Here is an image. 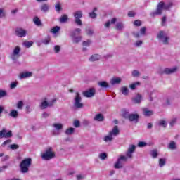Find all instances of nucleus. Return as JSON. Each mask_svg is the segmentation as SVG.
Masks as SVG:
<instances>
[{
    "label": "nucleus",
    "instance_id": "f257e3e1",
    "mask_svg": "<svg viewBox=\"0 0 180 180\" xmlns=\"http://www.w3.org/2000/svg\"><path fill=\"white\" fill-rule=\"evenodd\" d=\"M136 151V145L130 144L125 153V155H121L118 156L117 161L114 163V168L115 169H120L123 168L124 162H127L128 160L133 158V154Z\"/></svg>",
    "mask_w": 180,
    "mask_h": 180
},
{
    "label": "nucleus",
    "instance_id": "f03ea898",
    "mask_svg": "<svg viewBox=\"0 0 180 180\" xmlns=\"http://www.w3.org/2000/svg\"><path fill=\"white\" fill-rule=\"evenodd\" d=\"M41 157L44 161H49V160H53V158H56V152H54L53 148L49 147L41 154Z\"/></svg>",
    "mask_w": 180,
    "mask_h": 180
},
{
    "label": "nucleus",
    "instance_id": "7ed1b4c3",
    "mask_svg": "<svg viewBox=\"0 0 180 180\" xmlns=\"http://www.w3.org/2000/svg\"><path fill=\"white\" fill-rule=\"evenodd\" d=\"M32 165V159L27 158L23 160L21 163L20 164V171L22 174H26L29 172V168Z\"/></svg>",
    "mask_w": 180,
    "mask_h": 180
},
{
    "label": "nucleus",
    "instance_id": "20e7f679",
    "mask_svg": "<svg viewBox=\"0 0 180 180\" xmlns=\"http://www.w3.org/2000/svg\"><path fill=\"white\" fill-rule=\"evenodd\" d=\"M122 116L125 117V119H129L130 122H139V114H129V111L127 110H122Z\"/></svg>",
    "mask_w": 180,
    "mask_h": 180
},
{
    "label": "nucleus",
    "instance_id": "39448f33",
    "mask_svg": "<svg viewBox=\"0 0 180 180\" xmlns=\"http://www.w3.org/2000/svg\"><path fill=\"white\" fill-rule=\"evenodd\" d=\"M52 128L53 129V136H58L60 133H61L63 129H64V124L61 122H54L52 124Z\"/></svg>",
    "mask_w": 180,
    "mask_h": 180
},
{
    "label": "nucleus",
    "instance_id": "423d86ee",
    "mask_svg": "<svg viewBox=\"0 0 180 180\" xmlns=\"http://www.w3.org/2000/svg\"><path fill=\"white\" fill-rule=\"evenodd\" d=\"M167 9H169V4H167L162 1H160L158 4V7L156 11L155 12V15H161V13H162V11H165Z\"/></svg>",
    "mask_w": 180,
    "mask_h": 180
},
{
    "label": "nucleus",
    "instance_id": "0eeeda50",
    "mask_svg": "<svg viewBox=\"0 0 180 180\" xmlns=\"http://www.w3.org/2000/svg\"><path fill=\"white\" fill-rule=\"evenodd\" d=\"M158 39L160 40V41L163 42V44H167L168 43V40L169 38L168 37V35H167V33L164 31H160L158 34Z\"/></svg>",
    "mask_w": 180,
    "mask_h": 180
},
{
    "label": "nucleus",
    "instance_id": "6e6552de",
    "mask_svg": "<svg viewBox=\"0 0 180 180\" xmlns=\"http://www.w3.org/2000/svg\"><path fill=\"white\" fill-rule=\"evenodd\" d=\"M20 57V47L15 46L10 56V58L11 60H18V58Z\"/></svg>",
    "mask_w": 180,
    "mask_h": 180
},
{
    "label": "nucleus",
    "instance_id": "1a4fd4ad",
    "mask_svg": "<svg viewBox=\"0 0 180 180\" xmlns=\"http://www.w3.org/2000/svg\"><path fill=\"white\" fill-rule=\"evenodd\" d=\"M82 98L81 96L79 95V93H76V96L75 97V107H76L77 109H79L84 106L82 103H81Z\"/></svg>",
    "mask_w": 180,
    "mask_h": 180
},
{
    "label": "nucleus",
    "instance_id": "9d476101",
    "mask_svg": "<svg viewBox=\"0 0 180 180\" xmlns=\"http://www.w3.org/2000/svg\"><path fill=\"white\" fill-rule=\"evenodd\" d=\"M56 102H57V100L56 98H53L49 102H47L46 100H44L41 103L40 108L41 109H46V108H49V106H53V104L55 103Z\"/></svg>",
    "mask_w": 180,
    "mask_h": 180
},
{
    "label": "nucleus",
    "instance_id": "9b49d317",
    "mask_svg": "<svg viewBox=\"0 0 180 180\" xmlns=\"http://www.w3.org/2000/svg\"><path fill=\"white\" fill-rule=\"evenodd\" d=\"M75 16V22L79 26H82V21L81 20V18H82V11H76L74 13Z\"/></svg>",
    "mask_w": 180,
    "mask_h": 180
},
{
    "label": "nucleus",
    "instance_id": "f8f14e48",
    "mask_svg": "<svg viewBox=\"0 0 180 180\" xmlns=\"http://www.w3.org/2000/svg\"><path fill=\"white\" fill-rule=\"evenodd\" d=\"M33 75V72L29 71H24L18 75L19 79H25L26 78H30Z\"/></svg>",
    "mask_w": 180,
    "mask_h": 180
},
{
    "label": "nucleus",
    "instance_id": "ddd939ff",
    "mask_svg": "<svg viewBox=\"0 0 180 180\" xmlns=\"http://www.w3.org/2000/svg\"><path fill=\"white\" fill-rule=\"evenodd\" d=\"M12 136V131H6V129H3L0 131V139H9Z\"/></svg>",
    "mask_w": 180,
    "mask_h": 180
},
{
    "label": "nucleus",
    "instance_id": "4468645a",
    "mask_svg": "<svg viewBox=\"0 0 180 180\" xmlns=\"http://www.w3.org/2000/svg\"><path fill=\"white\" fill-rule=\"evenodd\" d=\"M15 34L18 37H26V36L27 34V31H26V30L22 29V28H17L15 30Z\"/></svg>",
    "mask_w": 180,
    "mask_h": 180
},
{
    "label": "nucleus",
    "instance_id": "2eb2a0df",
    "mask_svg": "<svg viewBox=\"0 0 180 180\" xmlns=\"http://www.w3.org/2000/svg\"><path fill=\"white\" fill-rule=\"evenodd\" d=\"M176 71H178V67L174 66L173 68L164 69L162 73L163 74H167V75L174 74V72H176Z\"/></svg>",
    "mask_w": 180,
    "mask_h": 180
},
{
    "label": "nucleus",
    "instance_id": "dca6fc26",
    "mask_svg": "<svg viewBox=\"0 0 180 180\" xmlns=\"http://www.w3.org/2000/svg\"><path fill=\"white\" fill-rule=\"evenodd\" d=\"M84 96L86 98H92L95 95V89H90L86 91L83 92Z\"/></svg>",
    "mask_w": 180,
    "mask_h": 180
},
{
    "label": "nucleus",
    "instance_id": "f3484780",
    "mask_svg": "<svg viewBox=\"0 0 180 180\" xmlns=\"http://www.w3.org/2000/svg\"><path fill=\"white\" fill-rule=\"evenodd\" d=\"M70 36L72 39L73 43L77 44V43H79V41H81V40H82V37L75 35V32H72L70 34Z\"/></svg>",
    "mask_w": 180,
    "mask_h": 180
},
{
    "label": "nucleus",
    "instance_id": "a211bd4d",
    "mask_svg": "<svg viewBox=\"0 0 180 180\" xmlns=\"http://www.w3.org/2000/svg\"><path fill=\"white\" fill-rule=\"evenodd\" d=\"M147 29L146 27H143L141 28L139 33V32H134V37L139 38L141 37V36H144L146 34Z\"/></svg>",
    "mask_w": 180,
    "mask_h": 180
},
{
    "label": "nucleus",
    "instance_id": "6ab92c4d",
    "mask_svg": "<svg viewBox=\"0 0 180 180\" xmlns=\"http://www.w3.org/2000/svg\"><path fill=\"white\" fill-rule=\"evenodd\" d=\"M111 85H117L122 82V78L120 77H112L110 81Z\"/></svg>",
    "mask_w": 180,
    "mask_h": 180
},
{
    "label": "nucleus",
    "instance_id": "aec40b11",
    "mask_svg": "<svg viewBox=\"0 0 180 180\" xmlns=\"http://www.w3.org/2000/svg\"><path fill=\"white\" fill-rule=\"evenodd\" d=\"M167 148L169 150H171L172 151H174V150H176V148H178L177 146H176V142L174 141H171L168 146Z\"/></svg>",
    "mask_w": 180,
    "mask_h": 180
},
{
    "label": "nucleus",
    "instance_id": "412c9836",
    "mask_svg": "<svg viewBox=\"0 0 180 180\" xmlns=\"http://www.w3.org/2000/svg\"><path fill=\"white\" fill-rule=\"evenodd\" d=\"M117 21V19L116 18H112L111 20H109L108 21H107L104 26L105 27H106L107 29H109L110 27V25H115V23H116V22Z\"/></svg>",
    "mask_w": 180,
    "mask_h": 180
},
{
    "label": "nucleus",
    "instance_id": "4be33fe9",
    "mask_svg": "<svg viewBox=\"0 0 180 180\" xmlns=\"http://www.w3.org/2000/svg\"><path fill=\"white\" fill-rule=\"evenodd\" d=\"M112 137H116L117 134H119V129L117 128V126L114 127L112 130L110 131L109 133Z\"/></svg>",
    "mask_w": 180,
    "mask_h": 180
},
{
    "label": "nucleus",
    "instance_id": "5701e85b",
    "mask_svg": "<svg viewBox=\"0 0 180 180\" xmlns=\"http://www.w3.org/2000/svg\"><path fill=\"white\" fill-rule=\"evenodd\" d=\"M141 101H143V96L140 94H137L134 98L133 101L134 103H141Z\"/></svg>",
    "mask_w": 180,
    "mask_h": 180
},
{
    "label": "nucleus",
    "instance_id": "b1692460",
    "mask_svg": "<svg viewBox=\"0 0 180 180\" xmlns=\"http://www.w3.org/2000/svg\"><path fill=\"white\" fill-rule=\"evenodd\" d=\"M98 85L101 88H109V83H108L106 81H100L98 82Z\"/></svg>",
    "mask_w": 180,
    "mask_h": 180
},
{
    "label": "nucleus",
    "instance_id": "393cba45",
    "mask_svg": "<svg viewBox=\"0 0 180 180\" xmlns=\"http://www.w3.org/2000/svg\"><path fill=\"white\" fill-rule=\"evenodd\" d=\"M101 58H102L101 55L94 54L90 57L89 61H98V60H101Z\"/></svg>",
    "mask_w": 180,
    "mask_h": 180
},
{
    "label": "nucleus",
    "instance_id": "a878e982",
    "mask_svg": "<svg viewBox=\"0 0 180 180\" xmlns=\"http://www.w3.org/2000/svg\"><path fill=\"white\" fill-rule=\"evenodd\" d=\"M9 116H11V117H13V119H16V117L19 116V112H18V110H12L9 112Z\"/></svg>",
    "mask_w": 180,
    "mask_h": 180
},
{
    "label": "nucleus",
    "instance_id": "bb28decb",
    "mask_svg": "<svg viewBox=\"0 0 180 180\" xmlns=\"http://www.w3.org/2000/svg\"><path fill=\"white\" fill-rule=\"evenodd\" d=\"M143 110L144 116H152V115H154V112H153V110H148V108H143Z\"/></svg>",
    "mask_w": 180,
    "mask_h": 180
},
{
    "label": "nucleus",
    "instance_id": "cd10ccee",
    "mask_svg": "<svg viewBox=\"0 0 180 180\" xmlns=\"http://www.w3.org/2000/svg\"><path fill=\"white\" fill-rule=\"evenodd\" d=\"M103 115L102 114H97L94 117V120H96V122H103Z\"/></svg>",
    "mask_w": 180,
    "mask_h": 180
},
{
    "label": "nucleus",
    "instance_id": "c85d7f7f",
    "mask_svg": "<svg viewBox=\"0 0 180 180\" xmlns=\"http://www.w3.org/2000/svg\"><path fill=\"white\" fill-rule=\"evenodd\" d=\"M115 29L117 30H123L124 29V24L122 22H117Z\"/></svg>",
    "mask_w": 180,
    "mask_h": 180
},
{
    "label": "nucleus",
    "instance_id": "c756f323",
    "mask_svg": "<svg viewBox=\"0 0 180 180\" xmlns=\"http://www.w3.org/2000/svg\"><path fill=\"white\" fill-rule=\"evenodd\" d=\"M74 131H75V129L70 127V128H68L65 133V134H67V136H71V134H74Z\"/></svg>",
    "mask_w": 180,
    "mask_h": 180
},
{
    "label": "nucleus",
    "instance_id": "7c9ffc66",
    "mask_svg": "<svg viewBox=\"0 0 180 180\" xmlns=\"http://www.w3.org/2000/svg\"><path fill=\"white\" fill-rule=\"evenodd\" d=\"M22 46L24 47H26L27 49H29L33 46V41H25L22 43Z\"/></svg>",
    "mask_w": 180,
    "mask_h": 180
},
{
    "label": "nucleus",
    "instance_id": "2f4dec72",
    "mask_svg": "<svg viewBox=\"0 0 180 180\" xmlns=\"http://www.w3.org/2000/svg\"><path fill=\"white\" fill-rule=\"evenodd\" d=\"M165 164H167V159L165 158L159 159V167H160V168H162V167H164Z\"/></svg>",
    "mask_w": 180,
    "mask_h": 180
},
{
    "label": "nucleus",
    "instance_id": "473e14b6",
    "mask_svg": "<svg viewBox=\"0 0 180 180\" xmlns=\"http://www.w3.org/2000/svg\"><path fill=\"white\" fill-rule=\"evenodd\" d=\"M122 95H129V89L127 86H122L120 89Z\"/></svg>",
    "mask_w": 180,
    "mask_h": 180
},
{
    "label": "nucleus",
    "instance_id": "72a5a7b5",
    "mask_svg": "<svg viewBox=\"0 0 180 180\" xmlns=\"http://www.w3.org/2000/svg\"><path fill=\"white\" fill-rule=\"evenodd\" d=\"M63 8L61 7V3L60 2H57L55 4V11H56V12H61Z\"/></svg>",
    "mask_w": 180,
    "mask_h": 180
},
{
    "label": "nucleus",
    "instance_id": "f704fd0d",
    "mask_svg": "<svg viewBox=\"0 0 180 180\" xmlns=\"http://www.w3.org/2000/svg\"><path fill=\"white\" fill-rule=\"evenodd\" d=\"M33 22L34 25H36L37 26H41V21L40 20L39 18L38 17L34 18Z\"/></svg>",
    "mask_w": 180,
    "mask_h": 180
},
{
    "label": "nucleus",
    "instance_id": "c9c22d12",
    "mask_svg": "<svg viewBox=\"0 0 180 180\" xmlns=\"http://www.w3.org/2000/svg\"><path fill=\"white\" fill-rule=\"evenodd\" d=\"M112 140H113V137L110 134L103 138V141H105V143H109V141H112Z\"/></svg>",
    "mask_w": 180,
    "mask_h": 180
},
{
    "label": "nucleus",
    "instance_id": "e433bc0d",
    "mask_svg": "<svg viewBox=\"0 0 180 180\" xmlns=\"http://www.w3.org/2000/svg\"><path fill=\"white\" fill-rule=\"evenodd\" d=\"M49 9H50V6H49V4H44L41 6L42 12H47Z\"/></svg>",
    "mask_w": 180,
    "mask_h": 180
},
{
    "label": "nucleus",
    "instance_id": "4c0bfd02",
    "mask_svg": "<svg viewBox=\"0 0 180 180\" xmlns=\"http://www.w3.org/2000/svg\"><path fill=\"white\" fill-rule=\"evenodd\" d=\"M60 27L56 26L51 29V33H53V34H56L58 32H60Z\"/></svg>",
    "mask_w": 180,
    "mask_h": 180
},
{
    "label": "nucleus",
    "instance_id": "58836bf2",
    "mask_svg": "<svg viewBox=\"0 0 180 180\" xmlns=\"http://www.w3.org/2000/svg\"><path fill=\"white\" fill-rule=\"evenodd\" d=\"M11 143H12V140H11V139H7L6 141H5L1 144V146H2V147H6V146H8V147H9V146H11Z\"/></svg>",
    "mask_w": 180,
    "mask_h": 180
},
{
    "label": "nucleus",
    "instance_id": "ea45409f",
    "mask_svg": "<svg viewBox=\"0 0 180 180\" xmlns=\"http://www.w3.org/2000/svg\"><path fill=\"white\" fill-rule=\"evenodd\" d=\"M66 20H68V16L67 15H63L60 18V23H65Z\"/></svg>",
    "mask_w": 180,
    "mask_h": 180
},
{
    "label": "nucleus",
    "instance_id": "a19ab883",
    "mask_svg": "<svg viewBox=\"0 0 180 180\" xmlns=\"http://www.w3.org/2000/svg\"><path fill=\"white\" fill-rule=\"evenodd\" d=\"M158 125L161 126L162 127H167V121H165L164 120H160L158 122Z\"/></svg>",
    "mask_w": 180,
    "mask_h": 180
},
{
    "label": "nucleus",
    "instance_id": "79ce46f5",
    "mask_svg": "<svg viewBox=\"0 0 180 180\" xmlns=\"http://www.w3.org/2000/svg\"><path fill=\"white\" fill-rule=\"evenodd\" d=\"M98 157L100 160H106L108 158V154L106 153H102L99 154Z\"/></svg>",
    "mask_w": 180,
    "mask_h": 180
},
{
    "label": "nucleus",
    "instance_id": "37998d69",
    "mask_svg": "<svg viewBox=\"0 0 180 180\" xmlns=\"http://www.w3.org/2000/svg\"><path fill=\"white\" fill-rule=\"evenodd\" d=\"M24 103L22 101H20L17 103V109L22 110L23 109Z\"/></svg>",
    "mask_w": 180,
    "mask_h": 180
},
{
    "label": "nucleus",
    "instance_id": "c03bdc74",
    "mask_svg": "<svg viewBox=\"0 0 180 180\" xmlns=\"http://www.w3.org/2000/svg\"><path fill=\"white\" fill-rule=\"evenodd\" d=\"M150 155L153 157V158H157V157H158V153L157 152V150L150 151Z\"/></svg>",
    "mask_w": 180,
    "mask_h": 180
},
{
    "label": "nucleus",
    "instance_id": "a18cd8bd",
    "mask_svg": "<svg viewBox=\"0 0 180 180\" xmlns=\"http://www.w3.org/2000/svg\"><path fill=\"white\" fill-rule=\"evenodd\" d=\"M139 85H140V82H134V83L131 84L129 86V88H131V89H136V86H139Z\"/></svg>",
    "mask_w": 180,
    "mask_h": 180
},
{
    "label": "nucleus",
    "instance_id": "49530a36",
    "mask_svg": "<svg viewBox=\"0 0 180 180\" xmlns=\"http://www.w3.org/2000/svg\"><path fill=\"white\" fill-rule=\"evenodd\" d=\"M95 12H96V8H95L93 10V12L89 13V16L90 18H91L92 19H95L96 18V13H95Z\"/></svg>",
    "mask_w": 180,
    "mask_h": 180
},
{
    "label": "nucleus",
    "instance_id": "de8ad7c7",
    "mask_svg": "<svg viewBox=\"0 0 180 180\" xmlns=\"http://www.w3.org/2000/svg\"><path fill=\"white\" fill-rule=\"evenodd\" d=\"M176 120H177L176 117L172 118L169 122V126H171L172 127V126H175V124L176 123Z\"/></svg>",
    "mask_w": 180,
    "mask_h": 180
},
{
    "label": "nucleus",
    "instance_id": "09e8293b",
    "mask_svg": "<svg viewBox=\"0 0 180 180\" xmlns=\"http://www.w3.org/2000/svg\"><path fill=\"white\" fill-rule=\"evenodd\" d=\"M92 41L91 40L84 41H83V46L84 47H89Z\"/></svg>",
    "mask_w": 180,
    "mask_h": 180
},
{
    "label": "nucleus",
    "instance_id": "8fccbe9b",
    "mask_svg": "<svg viewBox=\"0 0 180 180\" xmlns=\"http://www.w3.org/2000/svg\"><path fill=\"white\" fill-rule=\"evenodd\" d=\"M16 86H18V82H12L10 84L11 89H15V88H16Z\"/></svg>",
    "mask_w": 180,
    "mask_h": 180
},
{
    "label": "nucleus",
    "instance_id": "3c124183",
    "mask_svg": "<svg viewBox=\"0 0 180 180\" xmlns=\"http://www.w3.org/2000/svg\"><path fill=\"white\" fill-rule=\"evenodd\" d=\"M50 40H51L50 37L48 36L44 39H43L42 43L43 44H46V45L49 44V43H50Z\"/></svg>",
    "mask_w": 180,
    "mask_h": 180
},
{
    "label": "nucleus",
    "instance_id": "603ef678",
    "mask_svg": "<svg viewBox=\"0 0 180 180\" xmlns=\"http://www.w3.org/2000/svg\"><path fill=\"white\" fill-rule=\"evenodd\" d=\"M6 15V12H5V10L4 8H0V18H5Z\"/></svg>",
    "mask_w": 180,
    "mask_h": 180
},
{
    "label": "nucleus",
    "instance_id": "864d4df0",
    "mask_svg": "<svg viewBox=\"0 0 180 180\" xmlns=\"http://www.w3.org/2000/svg\"><path fill=\"white\" fill-rule=\"evenodd\" d=\"M143 44V41L138 40L134 43L135 47H141V46Z\"/></svg>",
    "mask_w": 180,
    "mask_h": 180
},
{
    "label": "nucleus",
    "instance_id": "5fc2aeb1",
    "mask_svg": "<svg viewBox=\"0 0 180 180\" xmlns=\"http://www.w3.org/2000/svg\"><path fill=\"white\" fill-rule=\"evenodd\" d=\"M9 148H11V150H18V148H19V146L16 144H12L9 146Z\"/></svg>",
    "mask_w": 180,
    "mask_h": 180
},
{
    "label": "nucleus",
    "instance_id": "6e6d98bb",
    "mask_svg": "<svg viewBox=\"0 0 180 180\" xmlns=\"http://www.w3.org/2000/svg\"><path fill=\"white\" fill-rule=\"evenodd\" d=\"M132 76L135 77H140V72H139L138 70L132 71Z\"/></svg>",
    "mask_w": 180,
    "mask_h": 180
},
{
    "label": "nucleus",
    "instance_id": "4d7b16f0",
    "mask_svg": "<svg viewBox=\"0 0 180 180\" xmlns=\"http://www.w3.org/2000/svg\"><path fill=\"white\" fill-rule=\"evenodd\" d=\"M146 146H147V143L144 142V141H140L138 143V147H146Z\"/></svg>",
    "mask_w": 180,
    "mask_h": 180
},
{
    "label": "nucleus",
    "instance_id": "13d9d810",
    "mask_svg": "<svg viewBox=\"0 0 180 180\" xmlns=\"http://www.w3.org/2000/svg\"><path fill=\"white\" fill-rule=\"evenodd\" d=\"M86 33L88 36H92L94 34V30L91 29L86 30Z\"/></svg>",
    "mask_w": 180,
    "mask_h": 180
},
{
    "label": "nucleus",
    "instance_id": "bf43d9fd",
    "mask_svg": "<svg viewBox=\"0 0 180 180\" xmlns=\"http://www.w3.org/2000/svg\"><path fill=\"white\" fill-rule=\"evenodd\" d=\"M6 95V91L5 90H0V98H4Z\"/></svg>",
    "mask_w": 180,
    "mask_h": 180
},
{
    "label": "nucleus",
    "instance_id": "052dcab7",
    "mask_svg": "<svg viewBox=\"0 0 180 180\" xmlns=\"http://www.w3.org/2000/svg\"><path fill=\"white\" fill-rule=\"evenodd\" d=\"M134 26H141V21L139 20H136L134 22Z\"/></svg>",
    "mask_w": 180,
    "mask_h": 180
},
{
    "label": "nucleus",
    "instance_id": "680f3d73",
    "mask_svg": "<svg viewBox=\"0 0 180 180\" xmlns=\"http://www.w3.org/2000/svg\"><path fill=\"white\" fill-rule=\"evenodd\" d=\"M166 22H167V17L164 16L162 18V26H165Z\"/></svg>",
    "mask_w": 180,
    "mask_h": 180
},
{
    "label": "nucleus",
    "instance_id": "e2e57ef3",
    "mask_svg": "<svg viewBox=\"0 0 180 180\" xmlns=\"http://www.w3.org/2000/svg\"><path fill=\"white\" fill-rule=\"evenodd\" d=\"M55 53H60V46L56 45L54 47Z\"/></svg>",
    "mask_w": 180,
    "mask_h": 180
},
{
    "label": "nucleus",
    "instance_id": "0e129e2a",
    "mask_svg": "<svg viewBox=\"0 0 180 180\" xmlns=\"http://www.w3.org/2000/svg\"><path fill=\"white\" fill-rule=\"evenodd\" d=\"M136 15V13H134V11H129L128 13V16H129V18H133V16H134Z\"/></svg>",
    "mask_w": 180,
    "mask_h": 180
},
{
    "label": "nucleus",
    "instance_id": "69168bd1",
    "mask_svg": "<svg viewBox=\"0 0 180 180\" xmlns=\"http://www.w3.org/2000/svg\"><path fill=\"white\" fill-rule=\"evenodd\" d=\"M72 33H75V35L77 34V33H81V29L77 28L73 32H72Z\"/></svg>",
    "mask_w": 180,
    "mask_h": 180
},
{
    "label": "nucleus",
    "instance_id": "338daca9",
    "mask_svg": "<svg viewBox=\"0 0 180 180\" xmlns=\"http://www.w3.org/2000/svg\"><path fill=\"white\" fill-rule=\"evenodd\" d=\"M75 127H78L79 126V121L75 120L73 123Z\"/></svg>",
    "mask_w": 180,
    "mask_h": 180
},
{
    "label": "nucleus",
    "instance_id": "774afa93",
    "mask_svg": "<svg viewBox=\"0 0 180 180\" xmlns=\"http://www.w3.org/2000/svg\"><path fill=\"white\" fill-rule=\"evenodd\" d=\"M84 176L82 174H79V175L77 176V180H82V179H84Z\"/></svg>",
    "mask_w": 180,
    "mask_h": 180
}]
</instances>
